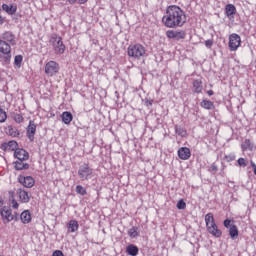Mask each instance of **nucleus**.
<instances>
[{"label":"nucleus","instance_id":"nucleus-1","mask_svg":"<svg viewBox=\"0 0 256 256\" xmlns=\"http://www.w3.org/2000/svg\"><path fill=\"white\" fill-rule=\"evenodd\" d=\"M162 23L168 29H177V27H183L187 23V15H185V11L181 7L170 5L166 8Z\"/></svg>","mask_w":256,"mask_h":256},{"label":"nucleus","instance_id":"nucleus-2","mask_svg":"<svg viewBox=\"0 0 256 256\" xmlns=\"http://www.w3.org/2000/svg\"><path fill=\"white\" fill-rule=\"evenodd\" d=\"M17 45V38L11 31H5L0 38V59L9 65L11 63V46Z\"/></svg>","mask_w":256,"mask_h":256},{"label":"nucleus","instance_id":"nucleus-3","mask_svg":"<svg viewBox=\"0 0 256 256\" xmlns=\"http://www.w3.org/2000/svg\"><path fill=\"white\" fill-rule=\"evenodd\" d=\"M49 45L52 47L55 55H63L67 50V46L63 42V38L58 34H52L49 38Z\"/></svg>","mask_w":256,"mask_h":256},{"label":"nucleus","instance_id":"nucleus-4","mask_svg":"<svg viewBox=\"0 0 256 256\" xmlns=\"http://www.w3.org/2000/svg\"><path fill=\"white\" fill-rule=\"evenodd\" d=\"M145 53L147 50L141 44L130 45L127 50V54L129 57H133V59H141V57H145Z\"/></svg>","mask_w":256,"mask_h":256},{"label":"nucleus","instance_id":"nucleus-5","mask_svg":"<svg viewBox=\"0 0 256 256\" xmlns=\"http://www.w3.org/2000/svg\"><path fill=\"white\" fill-rule=\"evenodd\" d=\"M61 67L56 61L50 60L45 64L44 73L48 77H55L59 73Z\"/></svg>","mask_w":256,"mask_h":256},{"label":"nucleus","instance_id":"nucleus-6","mask_svg":"<svg viewBox=\"0 0 256 256\" xmlns=\"http://www.w3.org/2000/svg\"><path fill=\"white\" fill-rule=\"evenodd\" d=\"M231 223H235V221L226 219L224 220L223 225L226 229H229V236L231 239H237V237H239V228L237 225Z\"/></svg>","mask_w":256,"mask_h":256},{"label":"nucleus","instance_id":"nucleus-7","mask_svg":"<svg viewBox=\"0 0 256 256\" xmlns=\"http://www.w3.org/2000/svg\"><path fill=\"white\" fill-rule=\"evenodd\" d=\"M228 47L230 51H237L241 47V36L237 33L230 34Z\"/></svg>","mask_w":256,"mask_h":256},{"label":"nucleus","instance_id":"nucleus-8","mask_svg":"<svg viewBox=\"0 0 256 256\" xmlns=\"http://www.w3.org/2000/svg\"><path fill=\"white\" fill-rule=\"evenodd\" d=\"M78 175L82 181H87L93 176V169L89 167V164H84L79 168Z\"/></svg>","mask_w":256,"mask_h":256},{"label":"nucleus","instance_id":"nucleus-9","mask_svg":"<svg viewBox=\"0 0 256 256\" xmlns=\"http://www.w3.org/2000/svg\"><path fill=\"white\" fill-rule=\"evenodd\" d=\"M166 37L168 39H176V41H180V39H185V37H187V33H185L184 30H167Z\"/></svg>","mask_w":256,"mask_h":256},{"label":"nucleus","instance_id":"nucleus-10","mask_svg":"<svg viewBox=\"0 0 256 256\" xmlns=\"http://www.w3.org/2000/svg\"><path fill=\"white\" fill-rule=\"evenodd\" d=\"M0 215L2 217L3 223H11V221L15 219L13 216V211L11 210V208L8 207H3L1 209Z\"/></svg>","mask_w":256,"mask_h":256},{"label":"nucleus","instance_id":"nucleus-11","mask_svg":"<svg viewBox=\"0 0 256 256\" xmlns=\"http://www.w3.org/2000/svg\"><path fill=\"white\" fill-rule=\"evenodd\" d=\"M177 155L181 161H189V159H191V149L188 147H180L177 151Z\"/></svg>","mask_w":256,"mask_h":256},{"label":"nucleus","instance_id":"nucleus-12","mask_svg":"<svg viewBox=\"0 0 256 256\" xmlns=\"http://www.w3.org/2000/svg\"><path fill=\"white\" fill-rule=\"evenodd\" d=\"M18 181L23 187H27L28 189H31L35 185V179L31 176H20Z\"/></svg>","mask_w":256,"mask_h":256},{"label":"nucleus","instance_id":"nucleus-13","mask_svg":"<svg viewBox=\"0 0 256 256\" xmlns=\"http://www.w3.org/2000/svg\"><path fill=\"white\" fill-rule=\"evenodd\" d=\"M19 147V144L15 140L9 142H4L1 144L2 151H16Z\"/></svg>","mask_w":256,"mask_h":256},{"label":"nucleus","instance_id":"nucleus-14","mask_svg":"<svg viewBox=\"0 0 256 256\" xmlns=\"http://www.w3.org/2000/svg\"><path fill=\"white\" fill-rule=\"evenodd\" d=\"M14 157L18 159V161H27V159H29V152L23 148H18L14 152Z\"/></svg>","mask_w":256,"mask_h":256},{"label":"nucleus","instance_id":"nucleus-15","mask_svg":"<svg viewBox=\"0 0 256 256\" xmlns=\"http://www.w3.org/2000/svg\"><path fill=\"white\" fill-rule=\"evenodd\" d=\"M36 131H37V125H35V122L33 120H30L29 125L27 127V137L30 141H33V139H35Z\"/></svg>","mask_w":256,"mask_h":256},{"label":"nucleus","instance_id":"nucleus-16","mask_svg":"<svg viewBox=\"0 0 256 256\" xmlns=\"http://www.w3.org/2000/svg\"><path fill=\"white\" fill-rule=\"evenodd\" d=\"M19 201L20 203H29V201L31 200V196H29V192L23 190L22 188H19L16 191Z\"/></svg>","mask_w":256,"mask_h":256},{"label":"nucleus","instance_id":"nucleus-17","mask_svg":"<svg viewBox=\"0 0 256 256\" xmlns=\"http://www.w3.org/2000/svg\"><path fill=\"white\" fill-rule=\"evenodd\" d=\"M207 231L210 235H212V237H216L217 239H219L223 235V232L221 231V229H219L217 224H212L211 226H208Z\"/></svg>","mask_w":256,"mask_h":256},{"label":"nucleus","instance_id":"nucleus-18","mask_svg":"<svg viewBox=\"0 0 256 256\" xmlns=\"http://www.w3.org/2000/svg\"><path fill=\"white\" fill-rule=\"evenodd\" d=\"M225 13L228 19H233L234 15L237 13V8L233 4H227L225 6Z\"/></svg>","mask_w":256,"mask_h":256},{"label":"nucleus","instance_id":"nucleus-19","mask_svg":"<svg viewBox=\"0 0 256 256\" xmlns=\"http://www.w3.org/2000/svg\"><path fill=\"white\" fill-rule=\"evenodd\" d=\"M194 93H202L203 92V81L201 79H196L192 83Z\"/></svg>","mask_w":256,"mask_h":256},{"label":"nucleus","instance_id":"nucleus-20","mask_svg":"<svg viewBox=\"0 0 256 256\" xmlns=\"http://www.w3.org/2000/svg\"><path fill=\"white\" fill-rule=\"evenodd\" d=\"M3 11H5L8 15H15L17 13V5L11 4L10 6L7 4L2 5Z\"/></svg>","mask_w":256,"mask_h":256},{"label":"nucleus","instance_id":"nucleus-21","mask_svg":"<svg viewBox=\"0 0 256 256\" xmlns=\"http://www.w3.org/2000/svg\"><path fill=\"white\" fill-rule=\"evenodd\" d=\"M200 107H202V109H206L207 111H211L215 109V104L211 100L204 99L201 101Z\"/></svg>","mask_w":256,"mask_h":256},{"label":"nucleus","instance_id":"nucleus-22","mask_svg":"<svg viewBox=\"0 0 256 256\" xmlns=\"http://www.w3.org/2000/svg\"><path fill=\"white\" fill-rule=\"evenodd\" d=\"M127 255L138 256L139 255V247L135 246V244H129L126 247Z\"/></svg>","mask_w":256,"mask_h":256},{"label":"nucleus","instance_id":"nucleus-23","mask_svg":"<svg viewBox=\"0 0 256 256\" xmlns=\"http://www.w3.org/2000/svg\"><path fill=\"white\" fill-rule=\"evenodd\" d=\"M61 119L65 125H70L71 121H73V114L69 111H65L61 114Z\"/></svg>","mask_w":256,"mask_h":256},{"label":"nucleus","instance_id":"nucleus-24","mask_svg":"<svg viewBox=\"0 0 256 256\" xmlns=\"http://www.w3.org/2000/svg\"><path fill=\"white\" fill-rule=\"evenodd\" d=\"M127 233L130 239H137V237L141 235V232L139 231V227L137 226H132L130 229H128Z\"/></svg>","mask_w":256,"mask_h":256},{"label":"nucleus","instance_id":"nucleus-25","mask_svg":"<svg viewBox=\"0 0 256 256\" xmlns=\"http://www.w3.org/2000/svg\"><path fill=\"white\" fill-rule=\"evenodd\" d=\"M253 142H251V139H245L241 144L242 151H253L254 149Z\"/></svg>","mask_w":256,"mask_h":256},{"label":"nucleus","instance_id":"nucleus-26","mask_svg":"<svg viewBox=\"0 0 256 256\" xmlns=\"http://www.w3.org/2000/svg\"><path fill=\"white\" fill-rule=\"evenodd\" d=\"M6 133L10 137H14V138L19 137V135H21V132H19V129H17V127L15 126H8L6 129Z\"/></svg>","mask_w":256,"mask_h":256},{"label":"nucleus","instance_id":"nucleus-27","mask_svg":"<svg viewBox=\"0 0 256 256\" xmlns=\"http://www.w3.org/2000/svg\"><path fill=\"white\" fill-rule=\"evenodd\" d=\"M20 219L24 225H27L31 221V212H29V210H24L20 214Z\"/></svg>","mask_w":256,"mask_h":256},{"label":"nucleus","instance_id":"nucleus-28","mask_svg":"<svg viewBox=\"0 0 256 256\" xmlns=\"http://www.w3.org/2000/svg\"><path fill=\"white\" fill-rule=\"evenodd\" d=\"M67 227L70 233H75L79 230V222L77 220H70Z\"/></svg>","mask_w":256,"mask_h":256},{"label":"nucleus","instance_id":"nucleus-29","mask_svg":"<svg viewBox=\"0 0 256 256\" xmlns=\"http://www.w3.org/2000/svg\"><path fill=\"white\" fill-rule=\"evenodd\" d=\"M205 223L206 228L211 227V225H215V217L213 216V213H208L205 215Z\"/></svg>","mask_w":256,"mask_h":256},{"label":"nucleus","instance_id":"nucleus-30","mask_svg":"<svg viewBox=\"0 0 256 256\" xmlns=\"http://www.w3.org/2000/svg\"><path fill=\"white\" fill-rule=\"evenodd\" d=\"M16 171H23V169H29V164L23 163V160H19L15 162Z\"/></svg>","mask_w":256,"mask_h":256},{"label":"nucleus","instance_id":"nucleus-31","mask_svg":"<svg viewBox=\"0 0 256 256\" xmlns=\"http://www.w3.org/2000/svg\"><path fill=\"white\" fill-rule=\"evenodd\" d=\"M175 133L180 137L187 136V130H184L183 127H180V126H175Z\"/></svg>","mask_w":256,"mask_h":256},{"label":"nucleus","instance_id":"nucleus-32","mask_svg":"<svg viewBox=\"0 0 256 256\" xmlns=\"http://www.w3.org/2000/svg\"><path fill=\"white\" fill-rule=\"evenodd\" d=\"M76 193H78V195L85 196V195H87V189L85 187H83L82 185H77Z\"/></svg>","mask_w":256,"mask_h":256},{"label":"nucleus","instance_id":"nucleus-33","mask_svg":"<svg viewBox=\"0 0 256 256\" xmlns=\"http://www.w3.org/2000/svg\"><path fill=\"white\" fill-rule=\"evenodd\" d=\"M87 1L89 0H67V3H69V5H85Z\"/></svg>","mask_w":256,"mask_h":256},{"label":"nucleus","instance_id":"nucleus-34","mask_svg":"<svg viewBox=\"0 0 256 256\" xmlns=\"http://www.w3.org/2000/svg\"><path fill=\"white\" fill-rule=\"evenodd\" d=\"M21 63H23V56L22 55H16L14 58V65L18 67V69L21 67Z\"/></svg>","mask_w":256,"mask_h":256},{"label":"nucleus","instance_id":"nucleus-35","mask_svg":"<svg viewBox=\"0 0 256 256\" xmlns=\"http://www.w3.org/2000/svg\"><path fill=\"white\" fill-rule=\"evenodd\" d=\"M7 121V112L0 108V123H5Z\"/></svg>","mask_w":256,"mask_h":256},{"label":"nucleus","instance_id":"nucleus-36","mask_svg":"<svg viewBox=\"0 0 256 256\" xmlns=\"http://www.w3.org/2000/svg\"><path fill=\"white\" fill-rule=\"evenodd\" d=\"M13 119L15 121V123H23V121H25V118L23 117V115L21 114H14Z\"/></svg>","mask_w":256,"mask_h":256},{"label":"nucleus","instance_id":"nucleus-37","mask_svg":"<svg viewBox=\"0 0 256 256\" xmlns=\"http://www.w3.org/2000/svg\"><path fill=\"white\" fill-rule=\"evenodd\" d=\"M177 209H187V203H185V200L180 199L178 203L176 204Z\"/></svg>","mask_w":256,"mask_h":256},{"label":"nucleus","instance_id":"nucleus-38","mask_svg":"<svg viewBox=\"0 0 256 256\" xmlns=\"http://www.w3.org/2000/svg\"><path fill=\"white\" fill-rule=\"evenodd\" d=\"M224 161H226V163H231V161H235V154L231 153V154L225 155Z\"/></svg>","mask_w":256,"mask_h":256},{"label":"nucleus","instance_id":"nucleus-39","mask_svg":"<svg viewBox=\"0 0 256 256\" xmlns=\"http://www.w3.org/2000/svg\"><path fill=\"white\" fill-rule=\"evenodd\" d=\"M10 195H12V208L19 209V203L17 202V200H15V198H13L14 192H10Z\"/></svg>","mask_w":256,"mask_h":256},{"label":"nucleus","instance_id":"nucleus-40","mask_svg":"<svg viewBox=\"0 0 256 256\" xmlns=\"http://www.w3.org/2000/svg\"><path fill=\"white\" fill-rule=\"evenodd\" d=\"M237 163L240 167H247V161L245 160V158H239Z\"/></svg>","mask_w":256,"mask_h":256},{"label":"nucleus","instance_id":"nucleus-41","mask_svg":"<svg viewBox=\"0 0 256 256\" xmlns=\"http://www.w3.org/2000/svg\"><path fill=\"white\" fill-rule=\"evenodd\" d=\"M205 46L208 47V49H211L213 47V40H211V39L206 40Z\"/></svg>","mask_w":256,"mask_h":256},{"label":"nucleus","instance_id":"nucleus-42","mask_svg":"<svg viewBox=\"0 0 256 256\" xmlns=\"http://www.w3.org/2000/svg\"><path fill=\"white\" fill-rule=\"evenodd\" d=\"M52 256H65L61 250H55Z\"/></svg>","mask_w":256,"mask_h":256},{"label":"nucleus","instance_id":"nucleus-43","mask_svg":"<svg viewBox=\"0 0 256 256\" xmlns=\"http://www.w3.org/2000/svg\"><path fill=\"white\" fill-rule=\"evenodd\" d=\"M206 93L209 97H213V95H215V92L213 90H208Z\"/></svg>","mask_w":256,"mask_h":256},{"label":"nucleus","instance_id":"nucleus-44","mask_svg":"<svg viewBox=\"0 0 256 256\" xmlns=\"http://www.w3.org/2000/svg\"><path fill=\"white\" fill-rule=\"evenodd\" d=\"M3 23H5V18L0 14V25H3Z\"/></svg>","mask_w":256,"mask_h":256},{"label":"nucleus","instance_id":"nucleus-45","mask_svg":"<svg viewBox=\"0 0 256 256\" xmlns=\"http://www.w3.org/2000/svg\"><path fill=\"white\" fill-rule=\"evenodd\" d=\"M0 207H3V199L0 197Z\"/></svg>","mask_w":256,"mask_h":256},{"label":"nucleus","instance_id":"nucleus-46","mask_svg":"<svg viewBox=\"0 0 256 256\" xmlns=\"http://www.w3.org/2000/svg\"><path fill=\"white\" fill-rule=\"evenodd\" d=\"M251 167L255 170L256 165L253 162H251Z\"/></svg>","mask_w":256,"mask_h":256},{"label":"nucleus","instance_id":"nucleus-47","mask_svg":"<svg viewBox=\"0 0 256 256\" xmlns=\"http://www.w3.org/2000/svg\"><path fill=\"white\" fill-rule=\"evenodd\" d=\"M212 169H213L214 171H217V167H216L215 165H212Z\"/></svg>","mask_w":256,"mask_h":256},{"label":"nucleus","instance_id":"nucleus-48","mask_svg":"<svg viewBox=\"0 0 256 256\" xmlns=\"http://www.w3.org/2000/svg\"><path fill=\"white\" fill-rule=\"evenodd\" d=\"M149 105H153V100H151V101L149 102Z\"/></svg>","mask_w":256,"mask_h":256}]
</instances>
